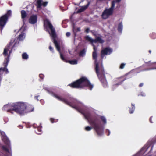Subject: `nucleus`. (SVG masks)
<instances>
[{"instance_id": "nucleus-2", "label": "nucleus", "mask_w": 156, "mask_h": 156, "mask_svg": "<svg viewBox=\"0 0 156 156\" xmlns=\"http://www.w3.org/2000/svg\"><path fill=\"white\" fill-rule=\"evenodd\" d=\"M44 27L46 28H47V27H48L50 29L51 31L50 32H49V33L50 36L52 38L54 39V43L57 50L60 53V57L62 60L64 61H66V60L65 59L62 54L61 53L60 51V47L58 44L57 41L55 39V38L56 37V35L55 30V29L53 28V26L50 22L47 20H46L44 21Z\"/></svg>"}, {"instance_id": "nucleus-32", "label": "nucleus", "mask_w": 156, "mask_h": 156, "mask_svg": "<svg viewBox=\"0 0 156 156\" xmlns=\"http://www.w3.org/2000/svg\"><path fill=\"white\" fill-rule=\"evenodd\" d=\"M39 76L40 78H41L42 79H43V78L44 77V76L42 74H40L39 75Z\"/></svg>"}, {"instance_id": "nucleus-34", "label": "nucleus", "mask_w": 156, "mask_h": 156, "mask_svg": "<svg viewBox=\"0 0 156 156\" xmlns=\"http://www.w3.org/2000/svg\"><path fill=\"white\" fill-rule=\"evenodd\" d=\"M70 35V33L69 32H67L66 33V35L67 37L69 36Z\"/></svg>"}, {"instance_id": "nucleus-45", "label": "nucleus", "mask_w": 156, "mask_h": 156, "mask_svg": "<svg viewBox=\"0 0 156 156\" xmlns=\"http://www.w3.org/2000/svg\"><path fill=\"white\" fill-rule=\"evenodd\" d=\"M149 52H150V53H151V51L150 50V51H149Z\"/></svg>"}, {"instance_id": "nucleus-25", "label": "nucleus", "mask_w": 156, "mask_h": 156, "mask_svg": "<svg viewBox=\"0 0 156 156\" xmlns=\"http://www.w3.org/2000/svg\"><path fill=\"white\" fill-rule=\"evenodd\" d=\"M91 129V127L89 126H87L85 128L86 130L88 131L90 130Z\"/></svg>"}, {"instance_id": "nucleus-10", "label": "nucleus", "mask_w": 156, "mask_h": 156, "mask_svg": "<svg viewBox=\"0 0 156 156\" xmlns=\"http://www.w3.org/2000/svg\"><path fill=\"white\" fill-rule=\"evenodd\" d=\"M48 3L47 2H44L42 0H38L37 1V7L40 8L41 6H45L47 5Z\"/></svg>"}, {"instance_id": "nucleus-21", "label": "nucleus", "mask_w": 156, "mask_h": 156, "mask_svg": "<svg viewBox=\"0 0 156 156\" xmlns=\"http://www.w3.org/2000/svg\"><path fill=\"white\" fill-rule=\"evenodd\" d=\"M85 50H83L81 51L80 54V55L81 56H83L85 53Z\"/></svg>"}, {"instance_id": "nucleus-11", "label": "nucleus", "mask_w": 156, "mask_h": 156, "mask_svg": "<svg viewBox=\"0 0 156 156\" xmlns=\"http://www.w3.org/2000/svg\"><path fill=\"white\" fill-rule=\"evenodd\" d=\"M55 97L59 100L62 102L69 105V103L65 99L62 98L57 95H55Z\"/></svg>"}, {"instance_id": "nucleus-24", "label": "nucleus", "mask_w": 156, "mask_h": 156, "mask_svg": "<svg viewBox=\"0 0 156 156\" xmlns=\"http://www.w3.org/2000/svg\"><path fill=\"white\" fill-rule=\"evenodd\" d=\"M101 119L103 121V122L105 123H106V119L105 117L103 116H101Z\"/></svg>"}, {"instance_id": "nucleus-5", "label": "nucleus", "mask_w": 156, "mask_h": 156, "mask_svg": "<svg viewBox=\"0 0 156 156\" xmlns=\"http://www.w3.org/2000/svg\"><path fill=\"white\" fill-rule=\"evenodd\" d=\"M2 140L6 145V146L2 145L1 147L2 150L11 154V147L10 145V141L8 138V137H2Z\"/></svg>"}, {"instance_id": "nucleus-41", "label": "nucleus", "mask_w": 156, "mask_h": 156, "mask_svg": "<svg viewBox=\"0 0 156 156\" xmlns=\"http://www.w3.org/2000/svg\"><path fill=\"white\" fill-rule=\"evenodd\" d=\"M53 119H50V120H51V122L52 123H53Z\"/></svg>"}, {"instance_id": "nucleus-4", "label": "nucleus", "mask_w": 156, "mask_h": 156, "mask_svg": "<svg viewBox=\"0 0 156 156\" xmlns=\"http://www.w3.org/2000/svg\"><path fill=\"white\" fill-rule=\"evenodd\" d=\"M115 6V2H112V3L111 7L109 9H106L103 12L101 15L103 19H106L113 13L114 8Z\"/></svg>"}, {"instance_id": "nucleus-17", "label": "nucleus", "mask_w": 156, "mask_h": 156, "mask_svg": "<svg viewBox=\"0 0 156 156\" xmlns=\"http://www.w3.org/2000/svg\"><path fill=\"white\" fill-rule=\"evenodd\" d=\"M25 38V35L24 33H22L20 35L19 37V38L20 40H22Z\"/></svg>"}, {"instance_id": "nucleus-18", "label": "nucleus", "mask_w": 156, "mask_h": 156, "mask_svg": "<svg viewBox=\"0 0 156 156\" xmlns=\"http://www.w3.org/2000/svg\"><path fill=\"white\" fill-rule=\"evenodd\" d=\"M68 62L70 64L72 65L76 64H77V61L76 60L69 61Z\"/></svg>"}, {"instance_id": "nucleus-44", "label": "nucleus", "mask_w": 156, "mask_h": 156, "mask_svg": "<svg viewBox=\"0 0 156 156\" xmlns=\"http://www.w3.org/2000/svg\"><path fill=\"white\" fill-rule=\"evenodd\" d=\"M151 118H150V122H151Z\"/></svg>"}, {"instance_id": "nucleus-20", "label": "nucleus", "mask_w": 156, "mask_h": 156, "mask_svg": "<svg viewBox=\"0 0 156 156\" xmlns=\"http://www.w3.org/2000/svg\"><path fill=\"white\" fill-rule=\"evenodd\" d=\"M22 58L23 59H27L28 57V56L26 53H25L22 54Z\"/></svg>"}, {"instance_id": "nucleus-19", "label": "nucleus", "mask_w": 156, "mask_h": 156, "mask_svg": "<svg viewBox=\"0 0 156 156\" xmlns=\"http://www.w3.org/2000/svg\"><path fill=\"white\" fill-rule=\"evenodd\" d=\"M122 25L121 23H120L119 25L118 28V31L121 32L122 31Z\"/></svg>"}, {"instance_id": "nucleus-42", "label": "nucleus", "mask_w": 156, "mask_h": 156, "mask_svg": "<svg viewBox=\"0 0 156 156\" xmlns=\"http://www.w3.org/2000/svg\"><path fill=\"white\" fill-rule=\"evenodd\" d=\"M156 69V68H151V69H147V70L153 69Z\"/></svg>"}, {"instance_id": "nucleus-8", "label": "nucleus", "mask_w": 156, "mask_h": 156, "mask_svg": "<svg viewBox=\"0 0 156 156\" xmlns=\"http://www.w3.org/2000/svg\"><path fill=\"white\" fill-rule=\"evenodd\" d=\"M97 57V54L96 52H93V57L94 59H95V70L97 75L99 76V71L98 69V64L96 62V58Z\"/></svg>"}, {"instance_id": "nucleus-22", "label": "nucleus", "mask_w": 156, "mask_h": 156, "mask_svg": "<svg viewBox=\"0 0 156 156\" xmlns=\"http://www.w3.org/2000/svg\"><path fill=\"white\" fill-rule=\"evenodd\" d=\"M132 108L133 109V110L131 111L130 109L129 110V112H130V113H132L133 112V111L135 109L134 106L132 104Z\"/></svg>"}, {"instance_id": "nucleus-12", "label": "nucleus", "mask_w": 156, "mask_h": 156, "mask_svg": "<svg viewBox=\"0 0 156 156\" xmlns=\"http://www.w3.org/2000/svg\"><path fill=\"white\" fill-rule=\"evenodd\" d=\"M104 41L100 37H98L94 40V43L98 42L100 43H102L104 42Z\"/></svg>"}, {"instance_id": "nucleus-46", "label": "nucleus", "mask_w": 156, "mask_h": 156, "mask_svg": "<svg viewBox=\"0 0 156 156\" xmlns=\"http://www.w3.org/2000/svg\"><path fill=\"white\" fill-rule=\"evenodd\" d=\"M69 53L70 54V51H69Z\"/></svg>"}, {"instance_id": "nucleus-33", "label": "nucleus", "mask_w": 156, "mask_h": 156, "mask_svg": "<svg viewBox=\"0 0 156 156\" xmlns=\"http://www.w3.org/2000/svg\"><path fill=\"white\" fill-rule=\"evenodd\" d=\"M49 49L51 51L53 52V49L52 48L51 46H50L49 47Z\"/></svg>"}, {"instance_id": "nucleus-29", "label": "nucleus", "mask_w": 156, "mask_h": 156, "mask_svg": "<svg viewBox=\"0 0 156 156\" xmlns=\"http://www.w3.org/2000/svg\"><path fill=\"white\" fill-rule=\"evenodd\" d=\"M94 128L95 129L97 130L98 129V126L96 124L94 126Z\"/></svg>"}, {"instance_id": "nucleus-16", "label": "nucleus", "mask_w": 156, "mask_h": 156, "mask_svg": "<svg viewBox=\"0 0 156 156\" xmlns=\"http://www.w3.org/2000/svg\"><path fill=\"white\" fill-rule=\"evenodd\" d=\"M21 17L23 19L25 18L27 16V14L25 11L22 10L21 12Z\"/></svg>"}, {"instance_id": "nucleus-28", "label": "nucleus", "mask_w": 156, "mask_h": 156, "mask_svg": "<svg viewBox=\"0 0 156 156\" xmlns=\"http://www.w3.org/2000/svg\"><path fill=\"white\" fill-rule=\"evenodd\" d=\"M0 133L1 135L2 136H4L5 135V133L3 131L1 132Z\"/></svg>"}, {"instance_id": "nucleus-7", "label": "nucleus", "mask_w": 156, "mask_h": 156, "mask_svg": "<svg viewBox=\"0 0 156 156\" xmlns=\"http://www.w3.org/2000/svg\"><path fill=\"white\" fill-rule=\"evenodd\" d=\"M112 52V49L109 48H107L102 50L101 52V57L103 58L105 55H108Z\"/></svg>"}, {"instance_id": "nucleus-14", "label": "nucleus", "mask_w": 156, "mask_h": 156, "mask_svg": "<svg viewBox=\"0 0 156 156\" xmlns=\"http://www.w3.org/2000/svg\"><path fill=\"white\" fill-rule=\"evenodd\" d=\"M85 39L87 41L90 42L92 43L94 42V40L92 39L91 37L88 36H86L85 37Z\"/></svg>"}, {"instance_id": "nucleus-26", "label": "nucleus", "mask_w": 156, "mask_h": 156, "mask_svg": "<svg viewBox=\"0 0 156 156\" xmlns=\"http://www.w3.org/2000/svg\"><path fill=\"white\" fill-rule=\"evenodd\" d=\"M42 127L41 126V125H40L38 127L37 129L39 132H40L41 131V129L42 128Z\"/></svg>"}, {"instance_id": "nucleus-43", "label": "nucleus", "mask_w": 156, "mask_h": 156, "mask_svg": "<svg viewBox=\"0 0 156 156\" xmlns=\"http://www.w3.org/2000/svg\"><path fill=\"white\" fill-rule=\"evenodd\" d=\"M36 133H37L38 134H40V133H38V132H36Z\"/></svg>"}, {"instance_id": "nucleus-13", "label": "nucleus", "mask_w": 156, "mask_h": 156, "mask_svg": "<svg viewBox=\"0 0 156 156\" xmlns=\"http://www.w3.org/2000/svg\"><path fill=\"white\" fill-rule=\"evenodd\" d=\"M89 4L90 3L89 2L87 5L81 7V8L78 10L77 12H80L83 11L88 7Z\"/></svg>"}, {"instance_id": "nucleus-39", "label": "nucleus", "mask_w": 156, "mask_h": 156, "mask_svg": "<svg viewBox=\"0 0 156 156\" xmlns=\"http://www.w3.org/2000/svg\"><path fill=\"white\" fill-rule=\"evenodd\" d=\"M6 60H7V62H6V66H7L8 64V60L7 59H6Z\"/></svg>"}, {"instance_id": "nucleus-35", "label": "nucleus", "mask_w": 156, "mask_h": 156, "mask_svg": "<svg viewBox=\"0 0 156 156\" xmlns=\"http://www.w3.org/2000/svg\"><path fill=\"white\" fill-rule=\"evenodd\" d=\"M89 29H88V28H87V29L86 30H85V31H86V32H87V33H88V32H89Z\"/></svg>"}, {"instance_id": "nucleus-30", "label": "nucleus", "mask_w": 156, "mask_h": 156, "mask_svg": "<svg viewBox=\"0 0 156 156\" xmlns=\"http://www.w3.org/2000/svg\"><path fill=\"white\" fill-rule=\"evenodd\" d=\"M92 45H93V48H94V52H96V51H97V50H96V47L93 44H92Z\"/></svg>"}, {"instance_id": "nucleus-15", "label": "nucleus", "mask_w": 156, "mask_h": 156, "mask_svg": "<svg viewBox=\"0 0 156 156\" xmlns=\"http://www.w3.org/2000/svg\"><path fill=\"white\" fill-rule=\"evenodd\" d=\"M12 12L11 10H9L8 11L7 13L5 14L3 16H5V17H7L8 18V17L10 16L11 15Z\"/></svg>"}, {"instance_id": "nucleus-3", "label": "nucleus", "mask_w": 156, "mask_h": 156, "mask_svg": "<svg viewBox=\"0 0 156 156\" xmlns=\"http://www.w3.org/2000/svg\"><path fill=\"white\" fill-rule=\"evenodd\" d=\"M73 88H82L86 86L91 90L93 87V85H91L90 82L84 77H82L73 83L72 84L69 85Z\"/></svg>"}, {"instance_id": "nucleus-9", "label": "nucleus", "mask_w": 156, "mask_h": 156, "mask_svg": "<svg viewBox=\"0 0 156 156\" xmlns=\"http://www.w3.org/2000/svg\"><path fill=\"white\" fill-rule=\"evenodd\" d=\"M37 21V16L36 15H33L30 18L29 20V22L32 24L36 23Z\"/></svg>"}, {"instance_id": "nucleus-31", "label": "nucleus", "mask_w": 156, "mask_h": 156, "mask_svg": "<svg viewBox=\"0 0 156 156\" xmlns=\"http://www.w3.org/2000/svg\"><path fill=\"white\" fill-rule=\"evenodd\" d=\"M2 69L3 70H5V71L6 70V71H8L7 69L5 68H1L0 69V70H2Z\"/></svg>"}, {"instance_id": "nucleus-1", "label": "nucleus", "mask_w": 156, "mask_h": 156, "mask_svg": "<svg viewBox=\"0 0 156 156\" xmlns=\"http://www.w3.org/2000/svg\"><path fill=\"white\" fill-rule=\"evenodd\" d=\"M4 110L12 114L13 111L21 115L33 111L34 108L29 105H27L23 102H18L5 105L3 107Z\"/></svg>"}, {"instance_id": "nucleus-36", "label": "nucleus", "mask_w": 156, "mask_h": 156, "mask_svg": "<svg viewBox=\"0 0 156 156\" xmlns=\"http://www.w3.org/2000/svg\"><path fill=\"white\" fill-rule=\"evenodd\" d=\"M145 149V151H146L147 149L146 148V147L144 146V147H143L142 148V149H141V150L142 151L143 150H144V149Z\"/></svg>"}, {"instance_id": "nucleus-40", "label": "nucleus", "mask_w": 156, "mask_h": 156, "mask_svg": "<svg viewBox=\"0 0 156 156\" xmlns=\"http://www.w3.org/2000/svg\"><path fill=\"white\" fill-rule=\"evenodd\" d=\"M77 30L78 31H80V28H78L77 29Z\"/></svg>"}, {"instance_id": "nucleus-38", "label": "nucleus", "mask_w": 156, "mask_h": 156, "mask_svg": "<svg viewBox=\"0 0 156 156\" xmlns=\"http://www.w3.org/2000/svg\"><path fill=\"white\" fill-rule=\"evenodd\" d=\"M143 85V83H141L139 85V86L140 87H142Z\"/></svg>"}, {"instance_id": "nucleus-23", "label": "nucleus", "mask_w": 156, "mask_h": 156, "mask_svg": "<svg viewBox=\"0 0 156 156\" xmlns=\"http://www.w3.org/2000/svg\"><path fill=\"white\" fill-rule=\"evenodd\" d=\"M8 50V48H7L4 49V52H3V54L4 55H7Z\"/></svg>"}, {"instance_id": "nucleus-6", "label": "nucleus", "mask_w": 156, "mask_h": 156, "mask_svg": "<svg viewBox=\"0 0 156 156\" xmlns=\"http://www.w3.org/2000/svg\"><path fill=\"white\" fill-rule=\"evenodd\" d=\"M7 20L8 18L5 17V16H2L0 17V29L1 31L5 25Z\"/></svg>"}, {"instance_id": "nucleus-27", "label": "nucleus", "mask_w": 156, "mask_h": 156, "mask_svg": "<svg viewBox=\"0 0 156 156\" xmlns=\"http://www.w3.org/2000/svg\"><path fill=\"white\" fill-rule=\"evenodd\" d=\"M125 65V64H124V63L122 64L121 65H120V69H123L124 68V67Z\"/></svg>"}, {"instance_id": "nucleus-37", "label": "nucleus", "mask_w": 156, "mask_h": 156, "mask_svg": "<svg viewBox=\"0 0 156 156\" xmlns=\"http://www.w3.org/2000/svg\"><path fill=\"white\" fill-rule=\"evenodd\" d=\"M120 1H121V0H116V1H113V2L114 1V2H115H115H119Z\"/></svg>"}]
</instances>
